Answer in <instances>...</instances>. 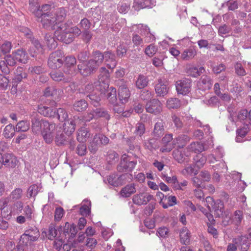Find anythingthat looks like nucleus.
Masks as SVG:
<instances>
[{
    "instance_id": "f257e3e1",
    "label": "nucleus",
    "mask_w": 251,
    "mask_h": 251,
    "mask_svg": "<svg viewBox=\"0 0 251 251\" xmlns=\"http://www.w3.org/2000/svg\"><path fill=\"white\" fill-rule=\"evenodd\" d=\"M40 236V232L38 229L35 227H30L29 228L26 229L25 233L21 236L20 242L25 243V246H28L27 243L30 242H34L36 241ZM29 249L27 247L28 251H33V248L34 244L31 242L29 243Z\"/></svg>"
},
{
    "instance_id": "f03ea898",
    "label": "nucleus",
    "mask_w": 251,
    "mask_h": 251,
    "mask_svg": "<svg viewBox=\"0 0 251 251\" xmlns=\"http://www.w3.org/2000/svg\"><path fill=\"white\" fill-rule=\"evenodd\" d=\"M137 163V159L132 157L130 155L124 154L119 164L117 167L119 172L126 173L131 172Z\"/></svg>"
},
{
    "instance_id": "7ed1b4c3",
    "label": "nucleus",
    "mask_w": 251,
    "mask_h": 251,
    "mask_svg": "<svg viewBox=\"0 0 251 251\" xmlns=\"http://www.w3.org/2000/svg\"><path fill=\"white\" fill-rule=\"evenodd\" d=\"M54 32V34L58 40L65 44H69L73 42L74 38L73 34L67 28V24L63 23L59 25Z\"/></svg>"
},
{
    "instance_id": "20e7f679",
    "label": "nucleus",
    "mask_w": 251,
    "mask_h": 251,
    "mask_svg": "<svg viewBox=\"0 0 251 251\" xmlns=\"http://www.w3.org/2000/svg\"><path fill=\"white\" fill-rule=\"evenodd\" d=\"M37 18L38 21L42 23L43 27L46 29L56 30L55 28L63 23L57 22L55 16L51 13H50L49 14H43L42 16Z\"/></svg>"
},
{
    "instance_id": "39448f33",
    "label": "nucleus",
    "mask_w": 251,
    "mask_h": 251,
    "mask_svg": "<svg viewBox=\"0 0 251 251\" xmlns=\"http://www.w3.org/2000/svg\"><path fill=\"white\" fill-rule=\"evenodd\" d=\"M31 130L35 134L41 133L43 130L47 128L52 123L48 121L41 118L38 116H36L31 118Z\"/></svg>"
},
{
    "instance_id": "423d86ee",
    "label": "nucleus",
    "mask_w": 251,
    "mask_h": 251,
    "mask_svg": "<svg viewBox=\"0 0 251 251\" xmlns=\"http://www.w3.org/2000/svg\"><path fill=\"white\" fill-rule=\"evenodd\" d=\"M64 53L61 50H57L52 52L48 60L49 67L54 70L61 67L64 62Z\"/></svg>"
},
{
    "instance_id": "0eeeda50",
    "label": "nucleus",
    "mask_w": 251,
    "mask_h": 251,
    "mask_svg": "<svg viewBox=\"0 0 251 251\" xmlns=\"http://www.w3.org/2000/svg\"><path fill=\"white\" fill-rule=\"evenodd\" d=\"M77 70L82 75L87 76L95 73L98 69L95 66L92 61L89 59L79 63L77 65Z\"/></svg>"
},
{
    "instance_id": "6e6552de",
    "label": "nucleus",
    "mask_w": 251,
    "mask_h": 251,
    "mask_svg": "<svg viewBox=\"0 0 251 251\" xmlns=\"http://www.w3.org/2000/svg\"><path fill=\"white\" fill-rule=\"evenodd\" d=\"M12 53L11 55H7L4 60L0 61V69L4 74L8 75L12 70V67L16 64L17 62Z\"/></svg>"
},
{
    "instance_id": "1a4fd4ad",
    "label": "nucleus",
    "mask_w": 251,
    "mask_h": 251,
    "mask_svg": "<svg viewBox=\"0 0 251 251\" xmlns=\"http://www.w3.org/2000/svg\"><path fill=\"white\" fill-rule=\"evenodd\" d=\"M192 81L188 78L178 80L176 83V87L178 94L186 95L191 90Z\"/></svg>"
},
{
    "instance_id": "9d476101",
    "label": "nucleus",
    "mask_w": 251,
    "mask_h": 251,
    "mask_svg": "<svg viewBox=\"0 0 251 251\" xmlns=\"http://www.w3.org/2000/svg\"><path fill=\"white\" fill-rule=\"evenodd\" d=\"M119 88L118 89V95L120 100L122 103L127 101L130 97V93L128 89L126 82L123 79L118 82Z\"/></svg>"
},
{
    "instance_id": "9b49d317",
    "label": "nucleus",
    "mask_w": 251,
    "mask_h": 251,
    "mask_svg": "<svg viewBox=\"0 0 251 251\" xmlns=\"http://www.w3.org/2000/svg\"><path fill=\"white\" fill-rule=\"evenodd\" d=\"M162 143L163 146L161 148L160 151L164 152H169L175 147L176 139L173 138L172 134H166L162 139Z\"/></svg>"
},
{
    "instance_id": "f8f14e48",
    "label": "nucleus",
    "mask_w": 251,
    "mask_h": 251,
    "mask_svg": "<svg viewBox=\"0 0 251 251\" xmlns=\"http://www.w3.org/2000/svg\"><path fill=\"white\" fill-rule=\"evenodd\" d=\"M55 128V124L52 123L41 133L46 143L50 144L52 142L54 139V131Z\"/></svg>"
},
{
    "instance_id": "ddd939ff",
    "label": "nucleus",
    "mask_w": 251,
    "mask_h": 251,
    "mask_svg": "<svg viewBox=\"0 0 251 251\" xmlns=\"http://www.w3.org/2000/svg\"><path fill=\"white\" fill-rule=\"evenodd\" d=\"M146 110L150 113H159L162 111V104L158 99H153L146 103Z\"/></svg>"
},
{
    "instance_id": "4468645a",
    "label": "nucleus",
    "mask_w": 251,
    "mask_h": 251,
    "mask_svg": "<svg viewBox=\"0 0 251 251\" xmlns=\"http://www.w3.org/2000/svg\"><path fill=\"white\" fill-rule=\"evenodd\" d=\"M206 200L207 201H209V200L211 201L212 203L211 205H212L213 211L216 217H220L222 216L224 212L223 202L220 200L213 201L212 198L210 197H207Z\"/></svg>"
},
{
    "instance_id": "2eb2a0df",
    "label": "nucleus",
    "mask_w": 251,
    "mask_h": 251,
    "mask_svg": "<svg viewBox=\"0 0 251 251\" xmlns=\"http://www.w3.org/2000/svg\"><path fill=\"white\" fill-rule=\"evenodd\" d=\"M153 198L152 195L141 193L135 195L132 198L133 202L138 205H146Z\"/></svg>"
},
{
    "instance_id": "dca6fc26",
    "label": "nucleus",
    "mask_w": 251,
    "mask_h": 251,
    "mask_svg": "<svg viewBox=\"0 0 251 251\" xmlns=\"http://www.w3.org/2000/svg\"><path fill=\"white\" fill-rule=\"evenodd\" d=\"M24 30L25 31H24V32L25 33V35L26 36V37L28 39H29L30 41L36 48V50L34 51V53L32 54V53H31V55L32 57H35L36 56V54H35L36 52L42 51V45L38 40L35 39L34 38V37L32 35L31 31L29 29L25 28Z\"/></svg>"
},
{
    "instance_id": "f3484780",
    "label": "nucleus",
    "mask_w": 251,
    "mask_h": 251,
    "mask_svg": "<svg viewBox=\"0 0 251 251\" xmlns=\"http://www.w3.org/2000/svg\"><path fill=\"white\" fill-rule=\"evenodd\" d=\"M55 108L40 104L38 105V112L41 115L50 118H54Z\"/></svg>"
},
{
    "instance_id": "a211bd4d",
    "label": "nucleus",
    "mask_w": 251,
    "mask_h": 251,
    "mask_svg": "<svg viewBox=\"0 0 251 251\" xmlns=\"http://www.w3.org/2000/svg\"><path fill=\"white\" fill-rule=\"evenodd\" d=\"M155 3L154 0H135L133 3V7L136 10L145 8H152L155 5Z\"/></svg>"
},
{
    "instance_id": "6ab92c4d",
    "label": "nucleus",
    "mask_w": 251,
    "mask_h": 251,
    "mask_svg": "<svg viewBox=\"0 0 251 251\" xmlns=\"http://www.w3.org/2000/svg\"><path fill=\"white\" fill-rule=\"evenodd\" d=\"M125 178L126 175H122L118 176L114 174H112L107 177V180L110 185L114 187H117L122 185Z\"/></svg>"
},
{
    "instance_id": "aec40b11",
    "label": "nucleus",
    "mask_w": 251,
    "mask_h": 251,
    "mask_svg": "<svg viewBox=\"0 0 251 251\" xmlns=\"http://www.w3.org/2000/svg\"><path fill=\"white\" fill-rule=\"evenodd\" d=\"M234 241L241 251H248L249 249L250 243L246 237L241 236L235 239Z\"/></svg>"
},
{
    "instance_id": "412c9836",
    "label": "nucleus",
    "mask_w": 251,
    "mask_h": 251,
    "mask_svg": "<svg viewBox=\"0 0 251 251\" xmlns=\"http://www.w3.org/2000/svg\"><path fill=\"white\" fill-rule=\"evenodd\" d=\"M3 164L6 167H14L17 163V158L12 154L6 153L2 155Z\"/></svg>"
},
{
    "instance_id": "4be33fe9",
    "label": "nucleus",
    "mask_w": 251,
    "mask_h": 251,
    "mask_svg": "<svg viewBox=\"0 0 251 251\" xmlns=\"http://www.w3.org/2000/svg\"><path fill=\"white\" fill-rule=\"evenodd\" d=\"M104 59L107 66L109 69L114 68L117 65L115 54L110 51H106L104 52Z\"/></svg>"
},
{
    "instance_id": "5701e85b",
    "label": "nucleus",
    "mask_w": 251,
    "mask_h": 251,
    "mask_svg": "<svg viewBox=\"0 0 251 251\" xmlns=\"http://www.w3.org/2000/svg\"><path fill=\"white\" fill-rule=\"evenodd\" d=\"M12 53L14 55L13 57L19 63L25 64L28 59V56L26 51L23 49H18Z\"/></svg>"
},
{
    "instance_id": "b1692460",
    "label": "nucleus",
    "mask_w": 251,
    "mask_h": 251,
    "mask_svg": "<svg viewBox=\"0 0 251 251\" xmlns=\"http://www.w3.org/2000/svg\"><path fill=\"white\" fill-rule=\"evenodd\" d=\"M173 155L174 158L179 163L188 162L189 161L188 157L190 154L188 152L185 153L184 151L182 152L176 150L173 151Z\"/></svg>"
},
{
    "instance_id": "393cba45",
    "label": "nucleus",
    "mask_w": 251,
    "mask_h": 251,
    "mask_svg": "<svg viewBox=\"0 0 251 251\" xmlns=\"http://www.w3.org/2000/svg\"><path fill=\"white\" fill-rule=\"evenodd\" d=\"M104 56V53H102L100 50H96L93 52L92 58L90 60L92 61L93 64L97 69L103 62Z\"/></svg>"
},
{
    "instance_id": "a878e982",
    "label": "nucleus",
    "mask_w": 251,
    "mask_h": 251,
    "mask_svg": "<svg viewBox=\"0 0 251 251\" xmlns=\"http://www.w3.org/2000/svg\"><path fill=\"white\" fill-rule=\"evenodd\" d=\"M169 88L164 84L161 79L158 80V82L155 85V91L158 97H164L168 92Z\"/></svg>"
},
{
    "instance_id": "bb28decb",
    "label": "nucleus",
    "mask_w": 251,
    "mask_h": 251,
    "mask_svg": "<svg viewBox=\"0 0 251 251\" xmlns=\"http://www.w3.org/2000/svg\"><path fill=\"white\" fill-rule=\"evenodd\" d=\"M14 76L12 80L14 83L20 82L23 78H25L27 76V74L25 73L23 67H18L14 71Z\"/></svg>"
},
{
    "instance_id": "cd10ccee",
    "label": "nucleus",
    "mask_w": 251,
    "mask_h": 251,
    "mask_svg": "<svg viewBox=\"0 0 251 251\" xmlns=\"http://www.w3.org/2000/svg\"><path fill=\"white\" fill-rule=\"evenodd\" d=\"M90 135L87 128L82 127L77 131V140L80 143H84L90 137Z\"/></svg>"
},
{
    "instance_id": "c85d7f7f",
    "label": "nucleus",
    "mask_w": 251,
    "mask_h": 251,
    "mask_svg": "<svg viewBox=\"0 0 251 251\" xmlns=\"http://www.w3.org/2000/svg\"><path fill=\"white\" fill-rule=\"evenodd\" d=\"M135 192L136 189L135 187V184L134 183H131L127 184L120 191V194L122 197L127 198L129 197Z\"/></svg>"
},
{
    "instance_id": "c756f323",
    "label": "nucleus",
    "mask_w": 251,
    "mask_h": 251,
    "mask_svg": "<svg viewBox=\"0 0 251 251\" xmlns=\"http://www.w3.org/2000/svg\"><path fill=\"white\" fill-rule=\"evenodd\" d=\"M149 79L147 76L144 75H139L135 81V86L139 89H144L147 87L149 84Z\"/></svg>"
},
{
    "instance_id": "7c9ffc66",
    "label": "nucleus",
    "mask_w": 251,
    "mask_h": 251,
    "mask_svg": "<svg viewBox=\"0 0 251 251\" xmlns=\"http://www.w3.org/2000/svg\"><path fill=\"white\" fill-rule=\"evenodd\" d=\"M165 129L162 121L157 122L154 126L153 135L156 138L161 137L164 133Z\"/></svg>"
},
{
    "instance_id": "2f4dec72",
    "label": "nucleus",
    "mask_w": 251,
    "mask_h": 251,
    "mask_svg": "<svg viewBox=\"0 0 251 251\" xmlns=\"http://www.w3.org/2000/svg\"><path fill=\"white\" fill-rule=\"evenodd\" d=\"M187 149L188 151L199 153L204 150V148L202 143L199 142H194L191 143L187 147Z\"/></svg>"
},
{
    "instance_id": "473e14b6",
    "label": "nucleus",
    "mask_w": 251,
    "mask_h": 251,
    "mask_svg": "<svg viewBox=\"0 0 251 251\" xmlns=\"http://www.w3.org/2000/svg\"><path fill=\"white\" fill-rule=\"evenodd\" d=\"M100 74L97 81L99 83H109V71L105 67H101L100 69Z\"/></svg>"
},
{
    "instance_id": "72a5a7b5",
    "label": "nucleus",
    "mask_w": 251,
    "mask_h": 251,
    "mask_svg": "<svg viewBox=\"0 0 251 251\" xmlns=\"http://www.w3.org/2000/svg\"><path fill=\"white\" fill-rule=\"evenodd\" d=\"M212 79L210 76L206 75H203L201 76L199 81L200 85H202L203 88L205 90L210 89L212 87Z\"/></svg>"
},
{
    "instance_id": "f704fd0d",
    "label": "nucleus",
    "mask_w": 251,
    "mask_h": 251,
    "mask_svg": "<svg viewBox=\"0 0 251 251\" xmlns=\"http://www.w3.org/2000/svg\"><path fill=\"white\" fill-rule=\"evenodd\" d=\"M57 118V119L61 122H64L68 118V113L63 108H55L54 118Z\"/></svg>"
},
{
    "instance_id": "c9c22d12",
    "label": "nucleus",
    "mask_w": 251,
    "mask_h": 251,
    "mask_svg": "<svg viewBox=\"0 0 251 251\" xmlns=\"http://www.w3.org/2000/svg\"><path fill=\"white\" fill-rule=\"evenodd\" d=\"M45 42L50 49H54L57 46V42L54 38L50 33H47L45 36Z\"/></svg>"
},
{
    "instance_id": "e433bc0d",
    "label": "nucleus",
    "mask_w": 251,
    "mask_h": 251,
    "mask_svg": "<svg viewBox=\"0 0 251 251\" xmlns=\"http://www.w3.org/2000/svg\"><path fill=\"white\" fill-rule=\"evenodd\" d=\"M54 141L57 146L64 145L67 142V137L62 132L58 131L55 134Z\"/></svg>"
},
{
    "instance_id": "4c0bfd02",
    "label": "nucleus",
    "mask_w": 251,
    "mask_h": 251,
    "mask_svg": "<svg viewBox=\"0 0 251 251\" xmlns=\"http://www.w3.org/2000/svg\"><path fill=\"white\" fill-rule=\"evenodd\" d=\"M94 112L96 119L103 118L105 120H109L110 118L108 111L103 108H97L94 109Z\"/></svg>"
},
{
    "instance_id": "58836bf2",
    "label": "nucleus",
    "mask_w": 251,
    "mask_h": 251,
    "mask_svg": "<svg viewBox=\"0 0 251 251\" xmlns=\"http://www.w3.org/2000/svg\"><path fill=\"white\" fill-rule=\"evenodd\" d=\"M30 128V123L27 121H21L19 122L16 127V132H26Z\"/></svg>"
},
{
    "instance_id": "ea45409f",
    "label": "nucleus",
    "mask_w": 251,
    "mask_h": 251,
    "mask_svg": "<svg viewBox=\"0 0 251 251\" xmlns=\"http://www.w3.org/2000/svg\"><path fill=\"white\" fill-rule=\"evenodd\" d=\"M88 103L85 100H80L75 102L73 107L75 111L82 112L85 111L88 107Z\"/></svg>"
},
{
    "instance_id": "a19ab883",
    "label": "nucleus",
    "mask_w": 251,
    "mask_h": 251,
    "mask_svg": "<svg viewBox=\"0 0 251 251\" xmlns=\"http://www.w3.org/2000/svg\"><path fill=\"white\" fill-rule=\"evenodd\" d=\"M75 128V123L74 121H66L64 124V130L66 134L70 135L73 133Z\"/></svg>"
},
{
    "instance_id": "79ce46f5",
    "label": "nucleus",
    "mask_w": 251,
    "mask_h": 251,
    "mask_svg": "<svg viewBox=\"0 0 251 251\" xmlns=\"http://www.w3.org/2000/svg\"><path fill=\"white\" fill-rule=\"evenodd\" d=\"M194 161L195 166L200 169L203 167L206 161V157L202 154L198 153L194 157Z\"/></svg>"
},
{
    "instance_id": "37998d69",
    "label": "nucleus",
    "mask_w": 251,
    "mask_h": 251,
    "mask_svg": "<svg viewBox=\"0 0 251 251\" xmlns=\"http://www.w3.org/2000/svg\"><path fill=\"white\" fill-rule=\"evenodd\" d=\"M181 243L186 245L190 241V233L186 227H183L180 232Z\"/></svg>"
},
{
    "instance_id": "c03bdc74",
    "label": "nucleus",
    "mask_w": 251,
    "mask_h": 251,
    "mask_svg": "<svg viewBox=\"0 0 251 251\" xmlns=\"http://www.w3.org/2000/svg\"><path fill=\"white\" fill-rule=\"evenodd\" d=\"M86 204L81 205L79 209L80 214L83 216H88L91 212V201H84Z\"/></svg>"
},
{
    "instance_id": "a18cd8bd",
    "label": "nucleus",
    "mask_w": 251,
    "mask_h": 251,
    "mask_svg": "<svg viewBox=\"0 0 251 251\" xmlns=\"http://www.w3.org/2000/svg\"><path fill=\"white\" fill-rule=\"evenodd\" d=\"M196 54V51L192 48L185 50L181 55V58L184 60H188L193 58Z\"/></svg>"
},
{
    "instance_id": "49530a36",
    "label": "nucleus",
    "mask_w": 251,
    "mask_h": 251,
    "mask_svg": "<svg viewBox=\"0 0 251 251\" xmlns=\"http://www.w3.org/2000/svg\"><path fill=\"white\" fill-rule=\"evenodd\" d=\"M177 203L176 198L175 196H170L167 197L165 196V201L162 203V207L164 209L168 208L169 206H172Z\"/></svg>"
},
{
    "instance_id": "de8ad7c7",
    "label": "nucleus",
    "mask_w": 251,
    "mask_h": 251,
    "mask_svg": "<svg viewBox=\"0 0 251 251\" xmlns=\"http://www.w3.org/2000/svg\"><path fill=\"white\" fill-rule=\"evenodd\" d=\"M213 168L215 172L221 174L226 173L227 171V167L223 160H219V162L213 166Z\"/></svg>"
},
{
    "instance_id": "09e8293b",
    "label": "nucleus",
    "mask_w": 251,
    "mask_h": 251,
    "mask_svg": "<svg viewBox=\"0 0 251 251\" xmlns=\"http://www.w3.org/2000/svg\"><path fill=\"white\" fill-rule=\"evenodd\" d=\"M15 127L12 124L6 126L3 130V135L6 138H11L15 135Z\"/></svg>"
},
{
    "instance_id": "8fccbe9b",
    "label": "nucleus",
    "mask_w": 251,
    "mask_h": 251,
    "mask_svg": "<svg viewBox=\"0 0 251 251\" xmlns=\"http://www.w3.org/2000/svg\"><path fill=\"white\" fill-rule=\"evenodd\" d=\"M107 97L109 102L115 104L117 101L116 89L112 87H110L107 91Z\"/></svg>"
},
{
    "instance_id": "3c124183",
    "label": "nucleus",
    "mask_w": 251,
    "mask_h": 251,
    "mask_svg": "<svg viewBox=\"0 0 251 251\" xmlns=\"http://www.w3.org/2000/svg\"><path fill=\"white\" fill-rule=\"evenodd\" d=\"M180 100L177 98H170L167 101V107L169 109H176L180 106Z\"/></svg>"
},
{
    "instance_id": "603ef678",
    "label": "nucleus",
    "mask_w": 251,
    "mask_h": 251,
    "mask_svg": "<svg viewBox=\"0 0 251 251\" xmlns=\"http://www.w3.org/2000/svg\"><path fill=\"white\" fill-rule=\"evenodd\" d=\"M53 15L55 16L57 22L63 23V21L66 15L65 10L63 8H60L53 14Z\"/></svg>"
},
{
    "instance_id": "864d4df0",
    "label": "nucleus",
    "mask_w": 251,
    "mask_h": 251,
    "mask_svg": "<svg viewBox=\"0 0 251 251\" xmlns=\"http://www.w3.org/2000/svg\"><path fill=\"white\" fill-rule=\"evenodd\" d=\"M250 126L249 124H244L242 126L238 128L236 130L237 137H245L250 130Z\"/></svg>"
},
{
    "instance_id": "5fc2aeb1",
    "label": "nucleus",
    "mask_w": 251,
    "mask_h": 251,
    "mask_svg": "<svg viewBox=\"0 0 251 251\" xmlns=\"http://www.w3.org/2000/svg\"><path fill=\"white\" fill-rule=\"evenodd\" d=\"M95 89L101 92V94H104L106 91H108L109 88V83H99L96 81L94 83Z\"/></svg>"
},
{
    "instance_id": "6e6d98bb",
    "label": "nucleus",
    "mask_w": 251,
    "mask_h": 251,
    "mask_svg": "<svg viewBox=\"0 0 251 251\" xmlns=\"http://www.w3.org/2000/svg\"><path fill=\"white\" fill-rule=\"evenodd\" d=\"M144 145L145 147L150 151L155 149L158 146L157 138H152L149 139L145 142Z\"/></svg>"
},
{
    "instance_id": "4d7b16f0",
    "label": "nucleus",
    "mask_w": 251,
    "mask_h": 251,
    "mask_svg": "<svg viewBox=\"0 0 251 251\" xmlns=\"http://www.w3.org/2000/svg\"><path fill=\"white\" fill-rule=\"evenodd\" d=\"M243 218V213L242 211H236L234 212L233 216V222L234 224L237 226H240L242 223Z\"/></svg>"
},
{
    "instance_id": "13d9d810",
    "label": "nucleus",
    "mask_w": 251,
    "mask_h": 251,
    "mask_svg": "<svg viewBox=\"0 0 251 251\" xmlns=\"http://www.w3.org/2000/svg\"><path fill=\"white\" fill-rule=\"evenodd\" d=\"M50 8V6L48 4L43 5L41 8H37L36 11H34V14L37 17L42 16L43 14H49L47 12Z\"/></svg>"
},
{
    "instance_id": "bf43d9fd",
    "label": "nucleus",
    "mask_w": 251,
    "mask_h": 251,
    "mask_svg": "<svg viewBox=\"0 0 251 251\" xmlns=\"http://www.w3.org/2000/svg\"><path fill=\"white\" fill-rule=\"evenodd\" d=\"M118 154L114 151H110L107 152L106 160L109 164L116 162L118 159Z\"/></svg>"
},
{
    "instance_id": "052dcab7",
    "label": "nucleus",
    "mask_w": 251,
    "mask_h": 251,
    "mask_svg": "<svg viewBox=\"0 0 251 251\" xmlns=\"http://www.w3.org/2000/svg\"><path fill=\"white\" fill-rule=\"evenodd\" d=\"M90 100V103L94 106L97 107L100 105V97L99 94H91L87 96Z\"/></svg>"
},
{
    "instance_id": "680f3d73",
    "label": "nucleus",
    "mask_w": 251,
    "mask_h": 251,
    "mask_svg": "<svg viewBox=\"0 0 251 251\" xmlns=\"http://www.w3.org/2000/svg\"><path fill=\"white\" fill-rule=\"evenodd\" d=\"M50 76L53 80L56 81L64 79L63 73L60 71H53L50 73Z\"/></svg>"
},
{
    "instance_id": "e2e57ef3",
    "label": "nucleus",
    "mask_w": 251,
    "mask_h": 251,
    "mask_svg": "<svg viewBox=\"0 0 251 251\" xmlns=\"http://www.w3.org/2000/svg\"><path fill=\"white\" fill-rule=\"evenodd\" d=\"M71 225L68 223L66 222L65 224V226L63 227L62 226H59L58 227V231L60 234L62 233L63 235L66 237L67 235L70 237V229H71Z\"/></svg>"
},
{
    "instance_id": "0e129e2a",
    "label": "nucleus",
    "mask_w": 251,
    "mask_h": 251,
    "mask_svg": "<svg viewBox=\"0 0 251 251\" xmlns=\"http://www.w3.org/2000/svg\"><path fill=\"white\" fill-rule=\"evenodd\" d=\"M129 151H128V154L132 156V157L135 159H139L138 155L136 153V151H139V147L138 146H134V144L129 145Z\"/></svg>"
},
{
    "instance_id": "69168bd1",
    "label": "nucleus",
    "mask_w": 251,
    "mask_h": 251,
    "mask_svg": "<svg viewBox=\"0 0 251 251\" xmlns=\"http://www.w3.org/2000/svg\"><path fill=\"white\" fill-rule=\"evenodd\" d=\"M87 152V147L84 143L81 142L76 148V153L79 156H83Z\"/></svg>"
},
{
    "instance_id": "338daca9",
    "label": "nucleus",
    "mask_w": 251,
    "mask_h": 251,
    "mask_svg": "<svg viewBox=\"0 0 251 251\" xmlns=\"http://www.w3.org/2000/svg\"><path fill=\"white\" fill-rule=\"evenodd\" d=\"M132 41L136 46H143L144 44V40L137 34L133 33L132 37Z\"/></svg>"
},
{
    "instance_id": "774afa93",
    "label": "nucleus",
    "mask_w": 251,
    "mask_h": 251,
    "mask_svg": "<svg viewBox=\"0 0 251 251\" xmlns=\"http://www.w3.org/2000/svg\"><path fill=\"white\" fill-rule=\"evenodd\" d=\"M57 89L53 86H49L44 91V96L46 97H53L57 94Z\"/></svg>"
}]
</instances>
